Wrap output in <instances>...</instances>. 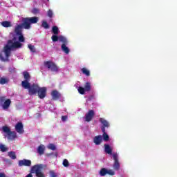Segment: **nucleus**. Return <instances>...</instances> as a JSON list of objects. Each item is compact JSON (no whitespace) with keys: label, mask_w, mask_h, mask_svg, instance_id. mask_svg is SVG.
I'll return each mask as SVG.
<instances>
[{"label":"nucleus","mask_w":177,"mask_h":177,"mask_svg":"<svg viewBox=\"0 0 177 177\" xmlns=\"http://www.w3.org/2000/svg\"><path fill=\"white\" fill-rule=\"evenodd\" d=\"M77 91L80 95H85V92H86L85 88L82 86H79Z\"/></svg>","instance_id":"obj_33"},{"label":"nucleus","mask_w":177,"mask_h":177,"mask_svg":"<svg viewBox=\"0 0 177 177\" xmlns=\"http://www.w3.org/2000/svg\"><path fill=\"white\" fill-rule=\"evenodd\" d=\"M52 32L55 35H58V34H59V28L56 26H53Z\"/></svg>","instance_id":"obj_30"},{"label":"nucleus","mask_w":177,"mask_h":177,"mask_svg":"<svg viewBox=\"0 0 177 177\" xmlns=\"http://www.w3.org/2000/svg\"><path fill=\"white\" fill-rule=\"evenodd\" d=\"M41 27L45 28V30H48L49 28V24L46 21H42Z\"/></svg>","instance_id":"obj_32"},{"label":"nucleus","mask_w":177,"mask_h":177,"mask_svg":"<svg viewBox=\"0 0 177 177\" xmlns=\"http://www.w3.org/2000/svg\"><path fill=\"white\" fill-rule=\"evenodd\" d=\"M37 94L39 99H44V97H46V87H39Z\"/></svg>","instance_id":"obj_9"},{"label":"nucleus","mask_w":177,"mask_h":177,"mask_svg":"<svg viewBox=\"0 0 177 177\" xmlns=\"http://www.w3.org/2000/svg\"><path fill=\"white\" fill-rule=\"evenodd\" d=\"M0 149H1V151H2V153H5V151H7L8 148H6L5 145L0 144Z\"/></svg>","instance_id":"obj_37"},{"label":"nucleus","mask_w":177,"mask_h":177,"mask_svg":"<svg viewBox=\"0 0 177 177\" xmlns=\"http://www.w3.org/2000/svg\"><path fill=\"white\" fill-rule=\"evenodd\" d=\"M15 131H17V132L20 135H21V133H24V129L21 122L17 123L15 125Z\"/></svg>","instance_id":"obj_13"},{"label":"nucleus","mask_w":177,"mask_h":177,"mask_svg":"<svg viewBox=\"0 0 177 177\" xmlns=\"http://www.w3.org/2000/svg\"><path fill=\"white\" fill-rule=\"evenodd\" d=\"M37 153L39 156H42L45 153V145H40L37 148Z\"/></svg>","instance_id":"obj_20"},{"label":"nucleus","mask_w":177,"mask_h":177,"mask_svg":"<svg viewBox=\"0 0 177 177\" xmlns=\"http://www.w3.org/2000/svg\"><path fill=\"white\" fill-rule=\"evenodd\" d=\"M47 16L52 19V17H53V11H52V10H48L47 12Z\"/></svg>","instance_id":"obj_39"},{"label":"nucleus","mask_w":177,"mask_h":177,"mask_svg":"<svg viewBox=\"0 0 177 177\" xmlns=\"http://www.w3.org/2000/svg\"><path fill=\"white\" fill-rule=\"evenodd\" d=\"M28 48L30 49V52L35 53V46H32V44H28Z\"/></svg>","instance_id":"obj_34"},{"label":"nucleus","mask_w":177,"mask_h":177,"mask_svg":"<svg viewBox=\"0 0 177 177\" xmlns=\"http://www.w3.org/2000/svg\"><path fill=\"white\" fill-rule=\"evenodd\" d=\"M61 49L66 53V55H68L70 53V48L67 47V44H62Z\"/></svg>","instance_id":"obj_22"},{"label":"nucleus","mask_w":177,"mask_h":177,"mask_svg":"<svg viewBox=\"0 0 177 177\" xmlns=\"http://www.w3.org/2000/svg\"><path fill=\"white\" fill-rule=\"evenodd\" d=\"M100 122H101V124H102V128H104V129H106V128H109L110 127V124H109V122H107V120H106L103 118H100Z\"/></svg>","instance_id":"obj_18"},{"label":"nucleus","mask_w":177,"mask_h":177,"mask_svg":"<svg viewBox=\"0 0 177 177\" xmlns=\"http://www.w3.org/2000/svg\"><path fill=\"white\" fill-rule=\"evenodd\" d=\"M8 45H6L3 48V52L6 56V58L3 57V55L2 53H0V60L1 62H9V57H10V55L12 53V49H20V48H22L23 44H21L20 41H15L13 42V40H8ZM10 44L12 45H10ZM10 45V46H9Z\"/></svg>","instance_id":"obj_1"},{"label":"nucleus","mask_w":177,"mask_h":177,"mask_svg":"<svg viewBox=\"0 0 177 177\" xmlns=\"http://www.w3.org/2000/svg\"><path fill=\"white\" fill-rule=\"evenodd\" d=\"M67 118H68L67 115L62 116V120L64 122L67 121Z\"/></svg>","instance_id":"obj_43"},{"label":"nucleus","mask_w":177,"mask_h":177,"mask_svg":"<svg viewBox=\"0 0 177 177\" xmlns=\"http://www.w3.org/2000/svg\"><path fill=\"white\" fill-rule=\"evenodd\" d=\"M22 21L23 23L21 25L25 30H30L31 28V22H30L28 17L24 18Z\"/></svg>","instance_id":"obj_11"},{"label":"nucleus","mask_w":177,"mask_h":177,"mask_svg":"<svg viewBox=\"0 0 177 177\" xmlns=\"http://www.w3.org/2000/svg\"><path fill=\"white\" fill-rule=\"evenodd\" d=\"M8 157L10 158H12V160H16L17 156H16V153L15 151H10L8 153Z\"/></svg>","instance_id":"obj_28"},{"label":"nucleus","mask_w":177,"mask_h":177,"mask_svg":"<svg viewBox=\"0 0 177 177\" xmlns=\"http://www.w3.org/2000/svg\"><path fill=\"white\" fill-rule=\"evenodd\" d=\"M81 71L82 74H84L86 77H89L91 75V72L86 68H82Z\"/></svg>","instance_id":"obj_26"},{"label":"nucleus","mask_w":177,"mask_h":177,"mask_svg":"<svg viewBox=\"0 0 177 177\" xmlns=\"http://www.w3.org/2000/svg\"><path fill=\"white\" fill-rule=\"evenodd\" d=\"M18 37V42H25L26 41V38H24V36L23 35V33H21V35H17Z\"/></svg>","instance_id":"obj_31"},{"label":"nucleus","mask_w":177,"mask_h":177,"mask_svg":"<svg viewBox=\"0 0 177 177\" xmlns=\"http://www.w3.org/2000/svg\"><path fill=\"white\" fill-rule=\"evenodd\" d=\"M106 174H108V175H111V176L115 175V172H114V171H113L111 169L107 170Z\"/></svg>","instance_id":"obj_41"},{"label":"nucleus","mask_w":177,"mask_h":177,"mask_svg":"<svg viewBox=\"0 0 177 177\" xmlns=\"http://www.w3.org/2000/svg\"><path fill=\"white\" fill-rule=\"evenodd\" d=\"M0 103H3L1 104L3 110H8L10 107V104H12V100L10 99L6 100V97L2 96L0 97Z\"/></svg>","instance_id":"obj_6"},{"label":"nucleus","mask_w":177,"mask_h":177,"mask_svg":"<svg viewBox=\"0 0 177 177\" xmlns=\"http://www.w3.org/2000/svg\"><path fill=\"white\" fill-rule=\"evenodd\" d=\"M64 167H70V163L68 162V160L67 159H64L62 162Z\"/></svg>","instance_id":"obj_38"},{"label":"nucleus","mask_w":177,"mask_h":177,"mask_svg":"<svg viewBox=\"0 0 177 177\" xmlns=\"http://www.w3.org/2000/svg\"><path fill=\"white\" fill-rule=\"evenodd\" d=\"M23 75L24 77V81L21 82V86L28 87V85L30 84V80H31V76L30 75V73L27 71L23 72Z\"/></svg>","instance_id":"obj_7"},{"label":"nucleus","mask_w":177,"mask_h":177,"mask_svg":"<svg viewBox=\"0 0 177 177\" xmlns=\"http://www.w3.org/2000/svg\"><path fill=\"white\" fill-rule=\"evenodd\" d=\"M28 20L30 22V24H35L38 23V17H28Z\"/></svg>","instance_id":"obj_25"},{"label":"nucleus","mask_w":177,"mask_h":177,"mask_svg":"<svg viewBox=\"0 0 177 177\" xmlns=\"http://www.w3.org/2000/svg\"><path fill=\"white\" fill-rule=\"evenodd\" d=\"M51 39L53 42H57V41H59V36H57V35H53L51 37Z\"/></svg>","instance_id":"obj_35"},{"label":"nucleus","mask_w":177,"mask_h":177,"mask_svg":"<svg viewBox=\"0 0 177 177\" xmlns=\"http://www.w3.org/2000/svg\"><path fill=\"white\" fill-rule=\"evenodd\" d=\"M91 88L92 86H91V83L86 82L84 85V90L86 91V92H90Z\"/></svg>","instance_id":"obj_27"},{"label":"nucleus","mask_w":177,"mask_h":177,"mask_svg":"<svg viewBox=\"0 0 177 177\" xmlns=\"http://www.w3.org/2000/svg\"><path fill=\"white\" fill-rule=\"evenodd\" d=\"M2 131L4 133H7L8 139H9V140H13V139H15V138L17 137L16 132L10 131V128L8 127V126L3 127Z\"/></svg>","instance_id":"obj_4"},{"label":"nucleus","mask_w":177,"mask_h":177,"mask_svg":"<svg viewBox=\"0 0 177 177\" xmlns=\"http://www.w3.org/2000/svg\"><path fill=\"white\" fill-rule=\"evenodd\" d=\"M48 1V2H49V0H47Z\"/></svg>","instance_id":"obj_44"},{"label":"nucleus","mask_w":177,"mask_h":177,"mask_svg":"<svg viewBox=\"0 0 177 177\" xmlns=\"http://www.w3.org/2000/svg\"><path fill=\"white\" fill-rule=\"evenodd\" d=\"M44 165L42 164H38L32 166L30 169V173L26 177H32V174H35L37 177H46L45 174L42 172Z\"/></svg>","instance_id":"obj_2"},{"label":"nucleus","mask_w":177,"mask_h":177,"mask_svg":"<svg viewBox=\"0 0 177 177\" xmlns=\"http://www.w3.org/2000/svg\"><path fill=\"white\" fill-rule=\"evenodd\" d=\"M48 149H49L50 150H53V151H55V150H56V146L54 144H49L48 145Z\"/></svg>","instance_id":"obj_36"},{"label":"nucleus","mask_w":177,"mask_h":177,"mask_svg":"<svg viewBox=\"0 0 177 177\" xmlns=\"http://www.w3.org/2000/svg\"><path fill=\"white\" fill-rule=\"evenodd\" d=\"M22 88L24 89H28L30 96H32V95H37L38 89H39V86H38L37 84H31L29 83L28 87L23 86Z\"/></svg>","instance_id":"obj_3"},{"label":"nucleus","mask_w":177,"mask_h":177,"mask_svg":"<svg viewBox=\"0 0 177 177\" xmlns=\"http://www.w3.org/2000/svg\"><path fill=\"white\" fill-rule=\"evenodd\" d=\"M101 129H102V131L103 132V134H102L103 140L104 142H109L110 140V137L109 136L107 133H106V129H104V127H102Z\"/></svg>","instance_id":"obj_17"},{"label":"nucleus","mask_w":177,"mask_h":177,"mask_svg":"<svg viewBox=\"0 0 177 177\" xmlns=\"http://www.w3.org/2000/svg\"><path fill=\"white\" fill-rule=\"evenodd\" d=\"M44 64L45 67H47L48 70H50V71H53V73H57V71H59L57 65H56V64L52 61H45Z\"/></svg>","instance_id":"obj_5"},{"label":"nucleus","mask_w":177,"mask_h":177,"mask_svg":"<svg viewBox=\"0 0 177 177\" xmlns=\"http://www.w3.org/2000/svg\"><path fill=\"white\" fill-rule=\"evenodd\" d=\"M23 25L17 24L15 28L14 32L16 35H21V34H23Z\"/></svg>","instance_id":"obj_14"},{"label":"nucleus","mask_w":177,"mask_h":177,"mask_svg":"<svg viewBox=\"0 0 177 177\" xmlns=\"http://www.w3.org/2000/svg\"><path fill=\"white\" fill-rule=\"evenodd\" d=\"M93 117H95V111L88 110V113L85 115V121L86 122H91L93 119Z\"/></svg>","instance_id":"obj_10"},{"label":"nucleus","mask_w":177,"mask_h":177,"mask_svg":"<svg viewBox=\"0 0 177 177\" xmlns=\"http://www.w3.org/2000/svg\"><path fill=\"white\" fill-rule=\"evenodd\" d=\"M51 96L53 97V100H57L58 99H60V93H59L57 90L53 91L51 93Z\"/></svg>","instance_id":"obj_16"},{"label":"nucleus","mask_w":177,"mask_h":177,"mask_svg":"<svg viewBox=\"0 0 177 177\" xmlns=\"http://www.w3.org/2000/svg\"><path fill=\"white\" fill-rule=\"evenodd\" d=\"M59 42H62V45H67L68 44V41L64 36H59Z\"/></svg>","instance_id":"obj_23"},{"label":"nucleus","mask_w":177,"mask_h":177,"mask_svg":"<svg viewBox=\"0 0 177 177\" xmlns=\"http://www.w3.org/2000/svg\"><path fill=\"white\" fill-rule=\"evenodd\" d=\"M102 141H103V137H102L101 135L96 136L94 138V139H93V142H94L95 145H96L97 146H99V145H100Z\"/></svg>","instance_id":"obj_15"},{"label":"nucleus","mask_w":177,"mask_h":177,"mask_svg":"<svg viewBox=\"0 0 177 177\" xmlns=\"http://www.w3.org/2000/svg\"><path fill=\"white\" fill-rule=\"evenodd\" d=\"M1 26L3 27H5L6 28H8L9 27H12V22L9 21H4L1 22Z\"/></svg>","instance_id":"obj_24"},{"label":"nucleus","mask_w":177,"mask_h":177,"mask_svg":"<svg viewBox=\"0 0 177 177\" xmlns=\"http://www.w3.org/2000/svg\"><path fill=\"white\" fill-rule=\"evenodd\" d=\"M50 177H57V176L56 175V173H55V171H50Z\"/></svg>","instance_id":"obj_42"},{"label":"nucleus","mask_w":177,"mask_h":177,"mask_svg":"<svg viewBox=\"0 0 177 177\" xmlns=\"http://www.w3.org/2000/svg\"><path fill=\"white\" fill-rule=\"evenodd\" d=\"M104 151L106 153V154H109L111 156L113 154V149H111V147H110V145L105 144L104 145Z\"/></svg>","instance_id":"obj_19"},{"label":"nucleus","mask_w":177,"mask_h":177,"mask_svg":"<svg viewBox=\"0 0 177 177\" xmlns=\"http://www.w3.org/2000/svg\"><path fill=\"white\" fill-rule=\"evenodd\" d=\"M112 156L114 160V163L113 165V169H115V171H118V169H120V161L118 160V153H113Z\"/></svg>","instance_id":"obj_8"},{"label":"nucleus","mask_w":177,"mask_h":177,"mask_svg":"<svg viewBox=\"0 0 177 177\" xmlns=\"http://www.w3.org/2000/svg\"><path fill=\"white\" fill-rule=\"evenodd\" d=\"M9 77L0 76V85H5V84H9Z\"/></svg>","instance_id":"obj_21"},{"label":"nucleus","mask_w":177,"mask_h":177,"mask_svg":"<svg viewBox=\"0 0 177 177\" xmlns=\"http://www.w3.org/2000/svg\"><path fill=\"white\" fill-rule=\"evenodd\" d=\"M19 167H31V160L28 159L20 160L18 162Z\"/></svg>","instance_id":"obj_12"},{"label":"nucleus","mask_w":177,"mask_h":177,"mask_svg":"<svg viewBox=\"0 0 177 177\" xmlns=\"http://www.w3.org/2000/svg\"><path fill=\"white\" fill-rule=\"evenodd\" d=\"M100 176H106V175H107V169L102 168L100 170Z\"/></svg>","instance_id":"obj_29"},{"label":"nucleus","mask_w":177,"mask_h":177,"mask_svg":"<svg viewBox=\"0 0 177 177\" xmlns=\"http://www.w3.org/2000/svg\"><path fill=\"white\" fill-rule=\"evenodd\" d=\"M32 13L33 15H38V13H39V9H38V8H33L32 10Z\"/></svg>","instance_id":"obj_40"}]
</instances>
